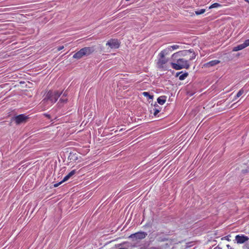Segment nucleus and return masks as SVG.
I'll return each instance as SVG.
<instances>
[{
    "instance_id": "obj_1",
    "label": "nucleus",
    "mask_w": 249,
    "mask_h": 249,
    "mask_svg": "<svg viewBox=\"0 0 249 249\" xmlns=\"http://www.w3.org/2000/svg\"><path fill=\"white\" fill-rule=\"evenodd\" d=\"M62 94V91H59L57 90H50L49 91L44 99L42 100V102L44 103H48L53 104L58 100L61 94Z\"/></svg>"
},
{
    "instance_id": "obj_2",
    "label": "nucleus",
    "mask_w": 249,
    "mask_h": 249,
    "mask_svg": "<svg viewBox=\"0 0 249 249\" xmlns=\"http://www.w3.org/2000/svg\"><path fill=\"white\" fill-rule=\"evenodd\" d=\"M95 50L94 46L83 48L74 53L73 58L79 59L84 56H88L92 54L95 51Z\"/></svg>"
},
{
    "instance_id": "obj_3",
    "label": "nucleus",
    "mask_w": 249,
    "mask_h": 249,
    "mask_svg": "<svg viewBox=\"0 0 249 249\" xmlns=\"http://www.w3.org/2000/svg\"><path fill=\"white\" fill-rule=\"evenodd\" d=\"M189 59L186 58H179L176 63H171L172 67L176 70H179L182 69H188L190 67Z\"/></svg>"
},
{
    "instance_id": "obj_4",
    "label": "nucleus",
    "mask_w": 249,
    "mask_h": 249,
    "mask_svg": "<svg viewBox=\"0 0 249 249\" xmlns=\"http://www.w3.org/2000/svg\"><path fill=\"white\" fill-rule=\"evenodd\" d=\"M177 56L186 57V59L192 60L195 58L196 55L193 50H189L179 51L174 53L172 55V57H176Z\"/></svg>"
},
{
    "instance_id": "obj_5",
    "label": "nucleus",
    "mask_w": 249,
    "mask_h": 249,
    "mask_svg": "<svg viewBox=\"0 0 249 249\" xmlns=\"http://www.w3.org/2000/svg\"><path fill=\"white\" fill-rule=\"evenodd\" d=\"M249 240V238L244 234H238L236 235L235 237V240L236 243L239 244H243Z\"/></svg>"
},
{
    "instance_id": "obj_6",
    "label": "nucleus",
    "mask_w": 249,
    "mask_h": 249,
    "mask_svg": "<svg viewBox=\"0 0 249 249\" xmlns=\"http://www.w3.org/2000/svg\"><path fill=\"white\" fill-rule=\"evenodd\" d=\"M111 49H117L119 47V43L117 39H111L107 41L106 44Z\"/></svg>"
},
{
    "instance_id": "obj_7",
    "label": "nucleus",
    "mask_w": 249,
    "mask_h": 249,
    "mask_svg": "<svg viewBox=\"0 0 249 249\" xmlns=\"http://www.w3.org/2000/svg\"><path fill=\"white\" fill-rule=\"evenodd\" d=\"M249 46V39H247L245 41V42L241 44L238 45L234 47L233 48L232 51L234 52H236L238 51L241 50L246 47Z\"/></svg>"
},
{
    "instance_id": "obj_8",
    "label": "nucleus",
    "mask_w": 249,
    "mask_h": 249,
    "mask_svg": "<svg viewBox=\"0 0 249 249\" xmlns=\"http://www.w3.org/2000/svg\"><path fill=\"white\" fill-rule=\"evenodd\" d=\"M147 234L145 232H138L135 234H132L129 236V238H135L137 239H144Z\"/></svg>"
},
{
    "instance_id": "obj_9",
    "label": "nucleus",
    "mask_w": 249,
    "mask_h": 249,
    "mask_svg": "<svg viewBox=\"0 0 249 249\" xmlns=\"http://www.w3.org/2000/svg\"><path fill=\"white\" fill-rule=\"evenodd\" d=\"M27 117L24 114L19 115L15 117V121L17 124H19L26 121Z\"/></svg>"
},
{
    "instance_id": "obj_10",
    "label": "nucleus",
    "mask_w": 249,
    "mask_h": 249,
    "mask_svg": "<svg viewBox=\"0 0 249 249\" xmlns=\"http://www.w3.org/2000/svg\"><path fill=\"white\" fill-rule=\"evenodd\" d=\"M167 61L168 59L165 58V57H160V58L157 63L158 67L160 68H163L164 67V65L167 62Z\"/></svg>"
},
{
    "instance_id": "obj_11",
    "label": "nucleus",
    "mask_w": 249,
    "mask_h": 249,
    "mask_svg": "<svg viewBox=\"0 0 249 249\" xmlns=\"http://www.w3.org/2000/svg\"><path fill=\"white\" fill-rule=\"evenodd\" d=\"M220 61L218 60H214L211 61L208 63H206L203 65V67L205 68H210L211 67H213L216 65L218 64Z\"/></svg>"
},
{
    "instance_id": "obj_12",
    "label": "nucleus",
    "mask_w": 249,
    "mask_h": 249,
    "mask_svg": "<svg viewBox=\"0 0 249 249\" xmlns=\"http://www.w3.org/2000/svg\"><path fill=\"white\" fill-rule=\"evenodd\" d=\"M171 51L172 49H171V48L168 47L162 51L160 53L159 55L160 57H164L165 55L168 54Z\"/></svg>"
},
{
    "instance_id": "obj_13",
    "label": "nucleus",
    "mask_w": 249,
    "mask_h": 249,
    "mask_svg": "<svg viewBox=\"0 0 249 249\" xmlns=\"http://www.w3.org/2000/svg\"><path fill=\"white\" fill-rule=\"evenodd\" d=\"M177 75L178 76L179 79L180 80H183L185 79V78L187 77V76L188 75V72L183 73L182 71H181V72H178L177 73Z\"/></svg>"
},
{
    "instance_id": "obj_14",
    "label": "nucleus",
    "mask_w": 249,
    "mask_h": 249,
    "mask_svg": "<svg viewBox=\"0 0 249 249\" xmlns=\"http://www.w3.org/2000/svg\"><path fill=\"white\" fill-rule=\"evenodd\" d=\"M76 173L75 170H73L71 171L67 176H66L62 180V181H66L68 180L72 176H73Z\"/></svg>"
},
{
    "instance_id": "obj_15",
    "label": "nucleus",
    "mask_w": 249,
    "mask_h": 249,
    "mask_svg": "<svg viewBox=\"0 0 249 249\" xmlns=\"http://www.w3.org/2000/svg\"><path fill=\"white\" fill-rule=\"evenodd\" d=\"M166 100V97L165 96H160L157 99L158 103L161 105H163L165 103Z\"/></svg>"
},
{
    "instance_id": "obj_16",
    "label": "nucleus",
    "mask_w": 249,
    "mask_h": 249,
    "mask_svg": "<svg viewBox=\"0 0 249 249\" xmlns=\"http://www.w3.org/2000/svg\"><path fill=\"white\" fill-rule=\"evenodd\" d=\"M67 99L66 98L62 97L60 99V100L58 103V104L59 105V106H60L63 105L64 104L67 103Z\"/></svg>"
},
{
    "instance_id": "obj_17",
    "label": "nucleus",
    "mask_w": 249,
    "mask_h": 249,
    "mask_svg": "<svg viewBox=\"0 0 249 249\" xmlns=\"http://www.w3.org/2000/svg\"><path fill=\"white\" fill-rule=\"evenodd\" d=\"M243 93H244V90L242 89L237 92V93L236 95V96H235L234 99H233V101L235 100L237 98L241 96L243 94Z\"/></svg>"
},
{
    "instance_id": "obj_18",
    "label": "nucleus",
    "mask_w": 249,
    "mask_h": 249,
    "mask_svg": "<svg viewBox=\"0 0 249 249\" xmlns=\"http://www.w3.org/2000/svg\"><path fill=\"white\" fill-rule=\"evenodd\" d=\"M157 240L160 242H164L168 240V238L166 237H162L161 236H159L157 238Z\"/></svg>"
},
{
    "instance_id": "obj_19",
    "label": "nucleus",
    "mask_w": 249,
    "mask_h": 249,
    "mask_svg": "<svg viewBox=\"0 0 249 249\" xmlns=\"http://www.w3.org/2000/svg\"><path fill=\"white\" fill-rule=\"evenodd\" d=\"M142 94L144 96L148 97L149 99H152L153 98V96L150 95L148 92H143L142 93Z\"/></svg>"
},
{
    "instance_id": "obj_20",
    "label": "nucleus",
    "mask_w": 249,
    "mask_h": 249,
    "mask_svg": "<svg viewBox=\"0 0 249 249\" xmlns=\"http://www.w3.org/2000/svg\"><path fill=\"white\" fill-rule=\"evenodd\" d=\"M221 6V5H220V4H219L218 3H214L212 5H211L209 7V9H212V8H217V7H219Z\"/></svg>"
},
{
    "instance_id": "obj_21",
    "label": "nucleus",
    "mask_w": 249,
    "mask_h": 249,
    "mask_svg": "<svg viewBox=\"0 0 249 249\" xmlns=\"http://www.w3.org/2000/svg\"><path fill=\"white\" fill-rule=\"evenodd\" d=\"M205 12V9H202L199 10H197L195 11V13L196 15H199L203 14Z\"/></svg>"
},
{
    "instance_id": "obj_22",
    "label": "nucleus",
    "mask_w": 249,
    "mask_h": 249,
    "mask_svg": "<svg viewBox=\"0 0 249 249\" xmlns=\"http://www.w3.org/2000/svg\"><path fill=\"white\" fill-rule=\"evenodd\" d=\"M169 47L171 48V49H172V50H174L178 49L179 48V46L177 45H174L173 46H169Z\"/></svg>"
},
{
    "instance_id": "obj_23",
    "label": "nucleus",
    "mask_w": 249,
    "mask_h": 249,
    "mask_svg": "<svg viewBox=\"0 0 249 249\" xmlns=\"http://www.w3.org/2000/svg\"><path fill=\"white\" fill-rule=\"evenodd\" d=\"M160 110L159 109L155 107V108H154V115L156 116L160 112Z\"/></svg>"
},
{
    "instance_id": "obj_24",
    "label": "nucleus",
    "mask_w": 249,
    "mask_h": 249,
    "mask_svg": "<svg viewBox=\"0 0 249 249\" xmlns=\"http://www.w3.org/2000/svg\"><path fill=\"white\" fill-rule=\"evenodd\" d=\"M64 181H62V180L61 181H60V182L58 183H55L53 185V186L54 187H58L60 184H61L62 182H63Z\"/></svg>"
},
{
    "instance_id": "obj_25",
    "label": "nucleus",
    "mask_w": 249,
    "mask_h": 249,
    "mask_svg": "<svg viewBox=\"0 0 249 249\" xmlns=\"http://www.w3.org/2000/svg\"><path fill=\"white\" fill-rule=\"evenodd\" d=\"M63 48H64V46H59V47H57V50L58 51H59L62 50Z\"/></svg>"
},
{
    "instance_id": "obj_26",
    "label": "nucleus",
    "mask_w": 249,
    "mask_h": 249,
    "mask_svg": "<svg viewBox=\"0 0 249 249\" xmlns=\"http://www.w3.org/2000/svg\"><path fill=\"white\" fill-rule=\"evenodd\" d=\"M67 93H66V92H65L63 94V95L62 97H64V98H66V97L67 96Z\"/></svg>"
},
{
    "instance_id": "obj_27",
    "label": "nucleus",
    "mask_w": 249,
    "mask_h": 249,
    "mask_svg": "<svg viewBox=\"0 0 249 249\" xmlns=\"http://www.w3.org/2000/svg\"><path fill=\"white\" fill-rule=\"evenodd\" d=\"M249 172V170H243L242 172L243 173H248Z\"/></svg>"
},
{
    "instance_id": "obj_28",
    "label": "nucleus",
    "mask_w": 249,
    "mask_h": 249,
    "mask_svg": "<svg viewBox=\"0 0 249 249\" xmlns=\"http://www.w3.org/2000/svg\"><path fill=\"white\" fill-rule=\"evenodd\" d=\"M227 248L228 249H232L231 246L230 245H227Z\"/></svg>"
},
{
    "instance_id": "obj_29",
    "label": "nucleus",
    "mask_w": 249,
    "mask_h": 249,
    "mask_svg": "<svg viewBox=\"0 0 249 249\" xmlns=\"http://www.w3.org/2000/svg\"><path fill=\"white\" fill-rule=\"evenodd\" d=\"M44 115L48 118H50V115L49 114H45Z\"/></svg>"
},
{
    "instance_id": "obj_30",
    "label": "nucleus",
    "mask_w": 249,
    "mask_h": 249,
    "mask_svg": "<svg viewBox=\"0 0 249 249\" xmlns=\"http://www.w3.org/2000/svg\"><path fill=\"white\" fill-rule=\"evenodd\" d=\"M213 249H222L220 247H219V246H217L216 247H215Z\"/></svg>"
},
{
    "instance_id": "obj_31",
    "label": "nucleus",
    "mask_w": 249,
    "mask_h": 249,
    "mask_svg": "<svg viewBox=\"0 0 249 249\" xmlns=\"http://www.w3.org/2000/svg\"><path fill=\"white\" fill-rule=\"evenodd\" d=\"M245 1L249 2L248 0H245Z\"/></svg>"
},
{
    "instance_id": "obj_32",
    "label": "nucleus",
    "mask_w": 249,
    "mask_h": 249,
    "mask_svg": "<svg viewBox=\"0 0 249 249\" xmlns=\"http://www.w3.org/2000/svg\"><path fill=\"white\" fill-rule=\"evenodd\" d=\"M234 104H232V105L231 106V107H232L233 106H234Z\"/></svg>"
}]
</instances>
